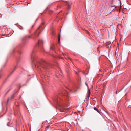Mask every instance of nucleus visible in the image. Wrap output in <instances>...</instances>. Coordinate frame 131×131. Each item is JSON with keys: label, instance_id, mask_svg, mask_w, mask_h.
<instances>
[{"label": "nucleus", "instance_id": "nucleus-1", "mask_svg": "<svg viewBox=\"0 0 131 131\" xmlns=\"http://www.w3.org/2000/svg\"><path fill=\"white\" fill-rule=\"evenodd\" d=\"M32 63L35 65L36 68H38L42 71L45 76L48 77V70L49 65L44 60L39 61L37 56L35 55V52L33 51L31 54Z\"/></svg>", "mask_w": 131, "mask_h": 131}, {"label": "nucleus", "instance_id": "nucleus-2", "mask_svg": "<svg viewBox=\"0 0 131 131\" xmlns=\"http://www.w3.org/2000/svg\"><path fill=\"white\" fill-rule=\"evenodd\" d=\"M63 94H64L66 96V98L64 100H62L58 98L57 99L56 101V103L59 105L61 106L63 104H64L66 103H67L70 100V97L69 94L67 91L66 90H64V92L63 93Z\"/></svg>", "mask_w": 131, "mask_h": 131}, {"label": "nucleus", "instance_id": "nucleus-3", "mask_svg": "<svg viewBox=\"0 0 131 131\" xmlns=\"http://www.w3.org/2000/svg\"><path fill=\"white\" fill-rule=\"evenodd\" d=\"M44 23H42L40 26L38 28L37 30L35 32L34 34L35 36H38L40 32H41L42 30L44 29L45 26L43 25Z\"/></svg>", "mask_w": 131, "mask_h": 131}, {"label": "nucleus", "instance_id": "nucleus-4", "mask_svg": "<svg viewBox=\"0 0 131 131\" xmlns=\"http://www.w3.org/2000/svg\"><path fill=\"white\" fill-rule=\"evenodd\" d=\"M43 41L42 40H39L38 43L36 45L40 46L41 45L43 44Z\"/></svg>", "mask_w": 131, "mask_h": 131}, {"label": "nucleus", "instance_id": "nucleus-5", "mask_svg": "<svg viewBox=\"0 0 131 131\" xmlns=\"http://www.w3.org/2000/svg\"><path fill=\"white\" fill-rule=\"evenodd\" d=\"M67 9L68 10V12L69 13V12L71 11V8L70 7V6L69 5H68V7L67 8Z\"/></svg>", "mask_w": 131, "mask_h": 131}, {"label": "nucleus", "instance_id": "nucleus-6", "mask_svg": "<svg viewBox=\"0 0 131 131\" xmlns=\"http://www.w3.org/2000/svg\"><path fill=\"white\" fill-rule=\"evenodd\" d=\"M90 89H88V96H87V97L88 98H89V96H90Z\"/></svg>", "mask_w": 131, "mask_h": 131}, {"label": "nucleus", "instance_id": "nucleus-7", "mask_svg": "<svg viewBox=\"0 0 131 131\" xmlns=\"http://www.w3.org/2000/svg\"><path fill=\"white\" fill-rule=\"evenodd\" d=\"M94 109L95 110H96L98 113H99L100 114V111H99V110H98L97 109V108H96V107H94Z\"/></svg>", "mask_w": 131, "mask_h": 131}, {"label": "nucleus", "instance_id": "nucleus-8", "mask_svg": "<svg viewBox=\"0 0 131 131\" xmlns=\"http://www.w3.org/2000/svg\"><path fill=\"white\" fill-rule=\"evenodd\" d=\"M13 96L12 95L11 97H9L8 99L7 100V103H8L9 100L11 99H12L13 98Z\"/></svg>", "mask_w": 131, "mask_h": 131}, {"label": "nucleus", "instance_id": "nucleus-9", "mask_svg": "<svg viewBox=\"0 0 131 131\" xmlns=\"http://www.w3.org/2000/svg\"><path fill=\"white\" fill-rule=\"evenodd\" d=\"M31 36L30 35H28L26 36V38H31Z\"/></svg>", "mask_w": 131, "mask_h": 131}, {"label": "nucleus", "instance_id": "nucleus-10", "mask_svg": "<svg viewBox=\"0 0 131 131\" xmlns=\"http://www.w3.org/2000/svg\"><path fill=\"white\" fill-rule=\"evenodd\" d=\"M60 34H59V35L58 38V40L59 42L60 40Z\"/></svg>", "mask_w": 131, "mask_h": 131}, {"label": "nucleus", "instance_id": "nucleus-11", "mask_svg": "<svg viewBox=\"0 0 131 131\" xmlns=\"http://www.w3.org/2000/svg\"><path fill=\"white\" fill-rule=\"evenodd\" d=\"M56 76L57 77H59L60 76V74H57L56 75Z\"/></svg>", "mask_w": 131, "mask_h": 131}, {"label": "nucleus", "instance_id": "nucleus-12", "mask_svg": "<svg viewBox=\"0 0 131 131\" xmlns=\"http://www.w3.org/2000/svg\"><path fill=\"white\" fill-rule=\"evenodd\" d=\"M18 53H19V54H21L22 53V52L21 51H18Z\"/></svg>", "mask_w": 131, "mask_h": 131}, {"label": "nucleus", "instance_id": "nucleus-13", "mask_svg": "<svg viewBox=\"0 0 131 131\" xmlns=\"http://www.w3.org/2000/svg\"><path fill=\"white\" fill-rule=\"evenodd\" d=\"M17 67V66H16L14 68V69H13V71L12 73L13 72V71L15 70V69H16V68Z\"/></svg>", "mask_w": 131, "mask_h": 131}, {"label": "nucleus", "instance_id": "nucleus-14", "mask_svg": "<svg viewBox=\"0 0 131 131\" xmlns=\"http://www.w3.org/2000/svg\"><path fill=\"white\" fill-rule=\"evenodd\" d=\"M85 84L86 85V86H87V87H88V85L87 84V83L86 82H85Z\"/></svg>", "mask_w": 131, "mask_h": 131}, {"label": "nucleus", "instance_id": "nucleus-15", "mask_svg": "<svg viewBox=\"0 0 131 131\" xmlns=\"http://www.w3.org/2000/svg\"><path fill=\"white\" fill-rule=\"evenodd\" d=\"M62 54L63 55V56H64L65 55H66V54H65V53H62Z\"/></svg>", "mask_w": 131, "mask_h": 131}, {"label": "nucleus", "instance_id": "nucleus-16", "mask_svg": "<svg viewBox=\"0 0 131 131\" xmlns=\"http://www.w3.org/2000/svg\"><path fill=\"white\" fill-rule=\"evenodd\" d=\"M50 48L51 49H53V48L52 47H51Z\"/></svg>", "mask_w": 131, "mask_h": 131}, {"label": "nucleus", "instance_id": "nucleus-17", "mask_svg": "<svg viewBox=\"0 0 131 131\" xmlns=\"http://www.w3.org/2000/svg\"><path fill=\"white\" fill-rule=\"evenodd\" d=\"M48 127H47L46 128V129H48Z\"/></svg>", "mask_w": 131, "mask_h": 131}, {"label": "nucleus", "instance_id": "nucleus-18", "mask_svg": "<svg viewBox=\"0 0 131 131\" xmlns=\"http://www.w3.org/2000/svg\"><path fill=\"white\" fill-rule=\"evenodd\" d=\"M34 24L31 27V28H32V27H33L34 26Z\"/></svg>", "mask_w": 131, "mask_h": 131}, {"label": "nucleus", "instance_id": "nucleus-19", "mask_svg": "<svg viewBox=\"0 0 131 131\" xmlns=\"http://www.w3.org/2000/svg\"><path fill=\"white\" fill-rule=\"evenodd\" d=\"M59 58H61V56H59Z\"/></svg>", "mask_w": 131, "mask_h": 131}, {"label": "nucleus", "instance_id": "nucleus-20", "mask_svg": "<svg viewBox=\"0 0 131 131\" xmlns=\"http://www.w3.org/2000/svg\"><path fill=\"white\" fill-rule=\"evenodd\" d=\"M68 58L69 59H70V60H71V59L69 57V58Z\"/></svg>", "mask_w": 131, "mask_h": 131}, {"label": "nucleus", "instance_id": "nucleus-21", "mask_svg": "<svg viewBox=\"0 0 131 131\" xmlns=\"http://www.w3.org/2000/svg\"><path fill=\"white\" fill-rule=\"evenodd\" d=\"M131 107V106H129V107Z\"/></svg>", "mask_w": 131, "mask_h": 131}, {"label": "nucleus", "instance_id": "nucleus-22", "mask_svg": "<svg viewBox=\"0 0 131 131\" xmlns=\"http://www.w3.org/2000/svg\"><path fill=\"white\" fill-rule=\"evenodd\" d=\"M45 77V79H46L45 78H46Z\"/></svg>", "mask_w": 131, "mask_h": 131}, {"label": "nucleus", "instance_id": "nucleus-23", "mask_svg": "<svg viewBox=\"0 0 131 131\" xmlns=\"http://www.w3.org/2000/svg\"><path fill=\"white\" fill-rule=\"evenodd\" d=\"M75 72H76V73H77V72L75 71Z\"/></svg>", "mask_w": 131, "mask_h": 131}, {"label": "nucleus", "instance_id": "nucleus-24", "mask_svg": "<svg viewBox=\"0 0 131 131\" xmlns=\"http://www.w3.org/2000/svg\"><path fill=\"white\" fill-rule=\"evenodd\" d=\"M29 32L30 33V31H29Z\"/></svg>", "mask_w": 131, "mask_h": 131}]
</instances>
